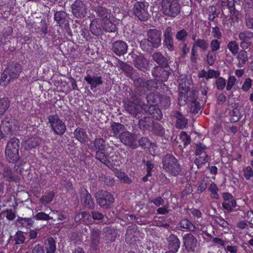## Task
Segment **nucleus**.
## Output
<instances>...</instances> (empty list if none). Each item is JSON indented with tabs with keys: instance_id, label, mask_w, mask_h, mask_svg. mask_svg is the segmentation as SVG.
Wrapping results in <instances>:
<instances>
[{
	"instance_id": "21",
	"label": "nucleus",
	"mask_w": 253,
	"mask_h": 253,
	"mask_svg": "<svg viewBox=\"0 0 253 253\" xmlns=\"http://www.w3.org/2000/svg\"><path fill=\"white\" fill-rule=\"evenodd\" d=\"M99 19H93L90 25L91 32L95 36L99 35L102 32L101 27Z\"/></svg>"
},
{
	"instance_id": "9",
	"label": "nucleus",
	"mask_w": 253,
	"mask_h": 253,
	"mask_svg": "<svg viewBox=\"0 0 253 253\" xmlns=\"http://www.w3.org/2000/svg\"><path fill=\"white\" fill-rule=\"evenodd\" d=\"M164 46L169 51H172L175 49L174 45V39L173 38V32L170 27H168L164 32Z\"/></svg>"
},
{
	"instance_id": "12",
	"label": "nucleus",
	"mask_w": 253,
	"mask_h": 253,
	"mask_svg": "<svg viewBox=\"0 0 253 253\" xmlns=\"http://www.w3.org/2000/svg\"><path fill=\"white\" fill-rule=\"evenodd\" d=\"M147 38L155 48L161 45L162 32L158 29H150L147 31Z\"/></svg>"
},
{
	"instance_id": "14",
	"label": "nucleus",
	"mask_w": 253,
	"mask_h": 253,
	"mask_svg": "<svg viewBox=\"0 0 253 253\" xmlns=\"http://www.w3.org/2000/svg\"><path fill=\"white\" fill-rule=\"evenodd\" d=\"M121 141L125 145L132 147H135L136 145V138L128 131H125L120 135Z\"/></svg>"
},
{
	"instance_id": "26",
	"label": "nucleus",
	"mask_w": 253,
	"mask_h": 253,
	"mask_svg": "<svg viewBox=\"0 0 253 253\" xmlns=\"http://www.w3.org/2000/svg\"><path fill=\"white\" fill-rule=\"evenodd\" d=\"M76 137L81 142H85L87 138V135L84 130L81 128H77L74 132Z\"/></svg>"
},
{
	"instance_id": "30",
	"label": "nucleus",
	"mask_w": 253,
	"mask_h": 253,
	"mask_svg": "<svg viewBox=\"0 0 253 253\" xmlns=\"http://www.w3.org/2000/svg\"><path fill=\"white\" fill-rule=\"evenodd\" d=\"M9 106V102L7 98L0 99V115H2Z\"/></svg>"
},
{
	"instance_id": "31",
	"label": "nucleus",
	"mask_w": 253,
	"mask_h": 253,
	"mask_svg": "<svg viewBox=\"0 0 253 253\" xmlns=\"http://www.w3.org/2000/svg\"><path fill=\"white\" fill-rule=\"evenodd\" d=\"M47 253H54L56 250L55 241L53 238L48 239L46 246Z\"/></svg>"
},
{
	"instance_id": "33",
	"label": "nucleus",
	"mask_w": 253,
	"mask_h": 253,
	"mask_svg": "<svg viewBox=\"0 0 253 253\" xmlns=\"http://www.w3.org/2000/svg\"><path fill=\"white\" fill-rule=\"evenodd\" d=\"M180 226L182 228L188 229L191 231H194L196 229L193 224L186 219H183L180 222Z\"/></svg>"
},
{
	"instance_id": "7",
	"label": "nucleus",
	"mask_w": 253,
	"mask_h": 253,
	"mask_svg": "<svg viewBox=\"0 0 253 253\" xmlns=\"http://www.w3.org/2000/svg\"><path fill=\"white\" fill-rule=\"evenodd\" d=\"M71 8L73 15L77 18H83L87 13V8L84 3L81 0H76L72 4Z\"/></svg>"
},
{
	"instance_id": "40",
	"label": "nucleus",
	"mask_w": 253,
	"mask_h": 253,
	"mask_svg": "<svg viewBox=\"0 0 253 253\" xmlns=\"http://www.w3.org/2000/svg\"><path fill=\"white\" fill-rule=\"evenodd\" d=\"M236 205L235 200L224 202L222 204L223 207L228 211H231L232 208L236 207Z\"/></svg>"
},
{
	"instance_id": "27",
	"label": "nucleus",
	"mask_w": 253,
	"mask_h": 253,
	"mask_svg": "<svg viewBox=\"0 0 253 253\" xmlns=\"http://www.w3.org/2000/svg\"><path fill=\"white\" fill-rule=\"evenodd\" d=\"M112 128L114 131V134L116 136H119L121 135L122 133L124 131V126L118 123H113L112 125Z\"/></svg>"
},
{
	"instance_id": "29",
	"label": "nucleus",
	"mask_w": 253,
	"mask_h": 253,
	"mask_svg": "<svg viewBox=\"0 0 253 253\" xmlns=\"http://www.w3.org/2000/svg\"><path fill=\"white\" fill-rule=\"evenodd\" d=\"M227 48L233 55H236L239 52V46L236 41L230 42L227 44Z\"/></svg>"
},
{
	"instance_id": "41",
	"label": "nucleus",
	"mask_w": 253,
	"mask_h": 253,
	"mask_svg": "<svg viewBox=\"0 0 253 253\" xmlns=\"http://www.w3.org/2000/svg\"><path fill=\"white\" fill-rule=\"evenodd\" d=\"M243 172L245 178L247 180L253 176V170L250 167H246L243 170Z\"/></svg>"
},
{
	"instance_id": "5",
	"label": "nucleus",
	"mask_w": 253,
	"mask_h": 253,
	"mask_svg": "<svg viewBox=\"0 0 253 253\" xmlns=\"http://www.w3.org/2000/svg\"><path fill=\"white\" fill-rule=\"evenodd\" d=\"M164 168L172 175H176L179 171V166L177 164L176 159L172 156L168 155L163 159Z\"/></svg>"
},
{
	"instance_id": "51",
	"label": "nucleus",
	"mask_w": 253,
	"mask_h": 253,
	"mask_svg": "<svg viewBox=\"0 0 253 253\" xmlns=\"http://www.w3.org/2000/svg\"><path fill=\"white\" fill-rule=\"evenodd\" d=\"M198 58V55L197 49H194V48H192L190 58L191 61L193 63H195L197 62Z\"/></svg>"
},
{
	"instance_id": "55",
	"label": "nucleus",
	"mask_w": 253,
	"mask_h": 253,
	"mask_svg": "<svg viewBox=\"0 0 253 253\" xmlns=\"http://www.w3.org/2000/svg\"><path fill=\"white\" fill-rule=\"evenodd\" d=\"M20 222L23 226H27L32 224L33 223V220L29 218H22L20 220Z\"/></svg>"
},
{
	"instance_id": "56",
	"label": "nucleus",
	"mask_w": 253,
	"mask_h": 253,
	"mask_svg": "<svg viewBox=\"0 0 253 253\" xmlns=\"http://www.w3.org/2000/svg\"><path fill=\"white\" fill-rule=\"evenodd\" d=\"M84 215L83 222L86 224H90L92 219V217L89 213L85 212H84Z\"/></svg>"
},
{
	"instance_id": "28",
	"label": "nucleus",
	"mask_w": 253,
	"mask_h": 253,
	"mask_svg": "<svg viewBox=\"0 0 253 253\" xmlns=\"http://www.w3.org/2000/svg\"><path fill=\"white\" fill-rule=\"evenodd\" d=\"M170 238L171 240L172 241V244H171V243L169 244V248L171 249V252L173 253H175L179 248V241L175 236H172Z\"/></svg>"
},
{
	"instance_id": "25",
	"label": "nucleus",
	"mask_w": 253,
	"mask_h": 253,
	"mask_svg": "<svg viewBox=\"0 0 253 253\" xmlns=\"http://www.w3.org/2000/svg\"><path fill=\"white\" fill-rule=\"evenodd\" d=\"M39 143V139L38 138H30L25 140L23 144V146L26 149H30L37 146Z\"/></svg>"
},
{
	"instance_id": "64",
	"label": "nucleus",
	"mask_w": 253,
	"mask_h": 253,
	"mask_svg": "<svg viewBox=\"0 0 253 253\" xmlns=\"http://www.w3.org/2000/svg\"><path fill=\"white\" fill-rule=\"evenodd\" d=\"M33 253H44L43 250L40 245H37L33 251Z\"/></svg>"
},
{
	"instance_id": "63",
	"label": "nucleus",
	"mask_w": 253,
	"mask_h": 253,
	"mask_svg": "<svg viewBox=\"0 0 253 253\" xmlns=\"http://www.w3.org/2000/svg\"><path fill=\"white\" fill-rule=\"evenodd\" d=\"M207 188V184L205 182H201L199 185L197 191L199 193L203 192Z\"/></svg>"
},
{
	"instance_id": "13",
	"label": "nucleus",
	"mask_w": 253,
	"mask_h": 253,
	"mask_svg": "<svg viewBox=\"0 0 253 253\" xmlns=\"http://www.w3.org/2000/svg\"><path fill=\"white\" fill-rule=\"evenodd\" d=\"M205 147L204 145H200L197 146L196 150V154L199 155V156L195 160V164L198 168L201 167L202 165L207 163L209 160L208 156L206 153L204 151H202V150L205 149Z\"/></svg>"
},
{
	"instance_id": "53",
	"label": "nucleus",
	"mask_w": 253,
	"mask_h": 253,
	"mask_svg": "<svg viewBox=\"0 0 253 253\" xmlns=\"http://www.w3.org/2000/svg\"><path fill=\"white\" fill-rule=\"evenodd\" d=\"M236 78L234 76L229 77L226 86V89L227 90H230L231 89L235 82H236Z\"/></svg>"
},
{
	"instance_id": "38",
	"label": "nucleus",
	"mask_w": 253,
	"mask_h": 253,
	"mask_svg": "<svg viewBox=\"0 0 253 253\" xmlns=\"http://www.w3.org/2000/svg\"><path fill=\"white\" fill-rule=\"evenodd\" d=\"M209 190L211 193V197L215 199L218 198L217 194L218 188L216 185L214 183H211L209 187Z\"/></svg>"
},
{
	"instance_id": "39",
	"label": "nucleus",
	"mask_w": 253,
	"mask_h": 253,
	"mask_svg": "<svg viewBox=\"0 0 253 253\" xmlns=\"http://www.w3.org/2000/svg\"><path fill=\"white\" fill-rule=\"evenodd\" d=\"M188 35V33L184 29H182L177 32L176 34V39L180 41L184 42L185 41Z\"/></svg>"
},
{
	"instance_id": "18",
	"label": "nucleus",
	"mask_w": 253,
	"mask_h": 253,
	"mask_svg": "<svg viewBox=\"0 0 253 253\" xmlns=\"http://www.w3.org/2000/svg\"><path fill=\"white\" fill-rule=\"evenodd\" d=\"M114 17L102 22V27L106 32H115L117 30L116 24L114 23Z\"/></svg>"
},
{
	"instance_id": "60",
	"label": "nucleus",
	"mask_w": 253,
	"mask_h": 253,
	"mask_svg": "<svg viewBox=\"0 0 253 253\" xmlns=\"http://www.w3.org/2000/svg\"><path fill=\"white\" fill-rule=\"evenodd\" d=\"M64 17V13L61 11H57L54 14V19L57 21L58 23H59Z\"/></svg>"
},
{
	"instance_id": "57",
	"label": "nucleus",
	"mask_w": 253,
	"mask_h": 253,
	"mask_svg": "<svg viewBox=\"0 0 253 253\" xmlns=\"http://www.w3.org/2000/svg\"><path fill=\"white\" fill-rule=\"evenodd\" d=\"M40 27H41V30H40V31L44 34H46L47 32V24L45 22V21H42L40 23Z\"/></svg>"
},
{
	"instance_id": "15",
	"label": "nucleus",
	"mask_w": 253,
	"mask_h": 253,
	"mask_svg": "<svg viewBox=\"0 0 253 253\" xmlns=\"http://www.w3.org/2000/svg\"><path fill=\"white\" fill-rule=\"evenodd\" d=\"M127 50L126 43L122 41L114 42L112 45V50L117 55L121 56L126 53Z\"/></svg>"
},
{
	"instance_id": "11",
	"label": "nucleus",
	"mask_w": 253,
	"mask_h": 253,
	"mask_svg": "<svg viewBox=\"0 0 253 253\" xmlns=\"http://www.w3.org/2000/svg\"><path fill=\"white\" fill-rule=\"evenodd\" d=\"M239 39L241 41L240 46L242 49H247L252 44L253 33L250 31H245L239 34Z\"/></svg>"
},
{
	"instance_id": "2",
	"label": "nucleus",
	"mask_w": 253,
	"mask_h": 253,
	"mask_svg": "<svg viewBox=\"0 0 253 253\" xmlns=\"http://www.w3.org/2000/svg\"><path fill=\"white\" fill-rule=\"evenodd\" d=\"M162 7L163 13L167 16L174 18L180 12L181 6L178 0H163Z\"/></svg>"
},
{
	"instance_id": "3",
	"label": "nucleus",
	"mask_w": 253,
	"mask_h": 253,
	"mask_svg": "<svg viewBox=\"0 0 253 253\" xmlns=\"http://www.w3.org/2000/svg\"><path fill=\"white\" fill-rule=\"evenodd\" d=\"M21 71L20 64H10L3 71L0 80L1 86L6 85L11 80L18 77Z\"/></svg>"
},
{
	"instance_id": "58",
	"label": "nucleus",
	"mask_w": 253,
	"mask_h": 253,
	"mask_svg": "<svg viewBox=\"0 0 253 253\" xmlns=\"http://www.w3.org/2000/svg\"><path fill=\"white\" fill-rule=\"evenodd\" d=\"M139 144L143 147H148L150 145V141L146 138H142L139 140Z\"/></svg>"
},
{
	"instance_id": "47",
	"label": "nucleus",
	"mask_w": 253,
	"mask_h": 253,
	"mask_svg": "<svg viewBox=\"0 0 253 253\" xmlns=\"http://www.w3.org/2000/svg\"><path fill=\"white\" fill-rule=\"evenodd\" d=\"M35 217L36 219L37 220H48L52 218V217H50L47 214L42 212H38Z\"/></svg>"
},
{
	"instance_id": "32",
	"label": "nucleus",
	"mask_w": 253,
	"mask_h": 253,
	"mask_svg": "<svg viewBox=\"0 0 253 253\" xmlns=\"http://www.w3.org/2000/svg\"><path fill=\"white\" fill-rule=\"evenodd\" d=\"M237 59L239 62L245 63L248 61V56L247 52L244 49H242L238 52Z\"/></svg>"
},
{
	"instance_id": "4",
	"label": "nucleus",
	"mask_w": 253,
	"mask_h": 253,
	"mask_svg": "<svg viewBox=\"0 0 253 253\" xmlns=\"http://www.w3.org/2000/svg\"><path fill=\"white\" fill-rule=\"evenodd\" d=\"M19 140L12 138L7 143L5 149V156L10 163H15L18 159Z\"/></svg>"
},
{
	"instance_id": "49",
	"label": "nucleus",
	"mask_w": 253,
	"mask_h": 253,
	"mask_svg": "<svg viewBox=\"0 0 253 253\" xmlns=\"http://www.w3.org/2000/svg\"><path fill=\"white\" fill-rule=\"evenodd\" d=\"M226 84L225 80L222 78H219L216 81L217 87L219 89H222L224 88Z\"/></svg>"
},
{
	"instance_id": "43",
	"label": "nucleus",
	"mask_w": 253,
	"mask_h": 253,
	"mask_svg": "<svg viewBox=\"0 0 253 253\" xmlns=\"http://www.w3.org/2000/svg\"><path fill=\"white\" fill-rule=\"evenodd\" d=\"M216 58V54L214 51H210L207 56L208 63H213Z\"/></svg>"
},
{
	"instance_id": "23",
	"label": "nucleus",
	"mask_w": 253,
	"mask_h": 253,
	"mask_svg": "<svg viewBox=\"0 0 253 253\" xmlns=\"http://www.w3.org/2000/svg\"><path fill=\"white\" fill-rule=\"evenodd\" d=\"M141 48L147 52H151L155 48V46L152 44L151 42L147 39H144L139 42Z\"/></svg>"
},
{
	"instance_id": "62",
	"label": "nucleus",
	"mask_w": 253,
	"mask_h": 253,
	"mask_svg": "<svg viewBox=\"0 0 253 253\" xmlns=\"http://www.w3.org/2000/svg\"><path fill=\"white\" fill-rule=\"evenodd\" d=\"M223 198L224 202H227L229 201L234 200L233 196L229 193H225L223 194Z\"/></svg>"
},
{
	"instance_id": "17",
	"label": "nucleus",
	"mask_w": 253,
	"mask_h": 253,
	"mask_svg": "<svg viewBox=\"0 0 253 253\" xmlns=\"http://www.w3.org/2000/svg\"><path fill=\"white\" fill-rule=\"evenodd\" d=\"M184 244L188 250H192L197 244V240L192 235L185 234L183 237Z\"/></svg>"
},
{
	"instance_id": "6",
	"label": "nucleus",
	"mask_w": 253,
	"mask_h": 253,
	"mask_svg": "<svg viewBox=\"0 0 253 253\" xmlns=\"http://www.w3.org/2000/svg\"><path fill=\"white\" fill-rule=\"evenodd\" d=\"M48 120L52 130L56 134L62 135L65 132L66 126L58 116H50L48 118Z\"/></svg>"
},
{
	"instance_id": "24",
	"label": "nucleus",
	"mask_w": 253,
	"mask_h": 253,
	"mask_svg": "<svg viewBox=\"0 0 253 253\" xmlns=\"http://www.w3.org/2000/svg\"><path fill=\"white\" fill-rule=\"evenodd\" d=\"M81 201L83 204L89 208H92L94 207L93 203L91 199V196L85 189H84L83 192V197Z\"/></svg>"
},
{
	"instance_id": "35",
	"label": "nucleus",
	"mask_w": 253,
	"mask_h": 253,
	"mask_svg": "<svg viewBox=\"0 0 253 253\" xmlns=\"http://www.w3.org/2000/svg\"><path fill=\"white\" fill-rule=\"evenodd\" d=\"M116 176L123 182L129 183L131 182L130 178L125 174L120 171H117L116 172Z\"/></svg>"
},
{
	"instance_id": "45",
	"label": "nucleus",
	"mask_w": 253,
	"mask_h": 253,
	"mask_svg": "<svg viewBox=\"0 0 253 253\" xmlns=\"http://www.w3.org/2000/svg\"><path fill=\"white\" fill-rule=\"evenodd\" d=\"M132 57L134 59L133 62L135 63H143L144 62H147V60L142 55H137L136 54H134Z\"/></svg>"
},
{
	"instance_id": "16",
	"label": "nucleus",
	"mask_w": 253,
	"mask_h": 253,
	"mask_svg": "<svg viewBox=\"0 0 253 253\" xmlns=\"http://www.w3.org/2000/svg\"><path fill=\"white\" fill-rule=\"evenodd\" d=\"M96 12L99 17L98 19L101 21V23L113 17L111 14L110 10L103 7H98L96 9Z\"/></svg>"
},
{
	"instance_id": "37",
	"label": "nucleus",
	"mask_w": 253,
	"mask_h": 253,
	"mask_svg": "<svg viewBox=\"0 0 253 253\" xmlns=\"http://www.w3.org/2000/svg\"><path fill=\"white\" fill-rule=\"evenodd\" d=\"M177 119L176 126L177 127L181 128L186 126L187 121L181 114H178Z\"/></svg>"
},
{
	"instance_id": "46",
	"label": "nucleus",
	"mask_w": 253,
	"mask_h": 253,
	"mask_svg": "<svg viewBox=\"0 0 253 253\" xmlns=\"http://www.w3.org/2000/svg\"><path fill=\"white\" fill-rule=\"evenodd\" d=\"M180 138L183 142L184 145H187L190 142V138L185 132L181 133Z\"/></svg>"
},
{
	"instance_id": "61",
	"label": "nucleus",
	"mask_w": 253,
	"mask_h": 253,
	"mask_svg": "<svg viewBox=\"0 0 253 253\" xmlns=\"http://www.w3.org/2000/svg\"><path fill=\"white\" fill-rule=\"evenodd\" d=\"M6 213V217L8 219L13 220L15 218V213L13 211L11 210H7Z\"/></svg>"
},
{
	"instance_id": "22",
	"label": "nucleus",
	"mask_w": 253,
	"mask_h": 253,
	"mask_svg": "<svg viewBox=\"0 0 253 253\" xmlns=\"http://www.w3.org/2000/svg\"><path fill=\"white\" fill-rule=\"evenodd\" d=\"M197 47H199L203 51H206L209 47L208 41L202 39H197L194 42L192 48L197 49Z\"/></svg>"
},
{
	"instance_id": "52",
	"label": "nucleus",
	"mask_w": 253,
	"mask_h": 253,
	"mask_svg": "<svg viewBox=\"0 0 253 253\" xmlns=\"http://www.w3.org/2000/svg\"><path fill=\"white\" fill-rule=\"evenodd\" d=\"M252 85V80L250 78H248L246 80L243 86L242 89L245 91H248L251 87Z\"/></svg>"
},
{
	"instance_id": "1",
	"label": "nucleus",
	"mask_w": 253,
	"mask_h": 253,
	"mask_svg": "<svg viewBox=\"0 0 253 253\" xmlns=\"http://www.w3.org/2000/svg\"><path fill=\"white\" fill-rule=\"evenodd\" d=\"M94 146L98 150L96 152V158L102 163L109 167L110 160L108 159V153L113 149L105 144L102 139H97L94 142Z\"/></svg>"
},
{
	"instance_id": "19",
	"label": "nucleus",
	"mask_w": 253,
	"mask_h": 253,
	"mask_svg": "<svg viewBox=\"0 0 253 253\" xmlns=\"http://www.w3.org/2000/svg\"><path fill=\"white\" fill-rule=\"evenodd\" d=\"M84 80L90 85L91 89L96 88L102 83L101 78L99 77H91L87 75L84 78Z\"/></svg>"
},
{
	"instance_id": "36",
	"label": "nucleus",
	"mask_w": 253,
	"mask_h": 253,
	"mask_svg": "<svg viewBox=\"0 0 253 253\" xmlns=\"http://www.w3.org/2000/svg\"><path fill=\"white\" fill-rule=\"evenodd\" d=\"M54 193L53 192H50L44 195L41 199V202L44 204H48L51 202L54 197Z\"/></svg>"
},
{
	"instance_id": "50",
	"label": "nucleus",
	"mask_w": 253,
	"mask_h": 253,
	"mask_svg": "<svg viewBox=\"0 0 253 253\" xmlns=\"http://www.w3.org/2000/svg\"><path fill=\"white\" fill-rule=\"evenodd\" d=\"M219 74L220 73L218 71H215L213 70H209L207 72V79L216 78L219 75Z\"/></svg>"
},
{
	"instance_id": "8",
	"label": "nucleus",
	"mask_w": 253,
	"mask_h": 253,
	"mask_svg": "<svg viewBox=\"0 0 253 253\" xmlns=\"http://www.w3.org/2000/svg\"><path fill=\"white\" fill-rule=\"evenodd\" d=\"M133 12L141 21H145L148 18L145 4L142 2H137L134 4Z\"/></svg>"
},
{
	"instance_id": "48",
	"label": "nucleus",
	"mask_w": 253,
	"mask_h": 253,
	"mask_svg": "<svg viewBox=\"0 0 253 253\" xmlns=\"http://www.w3.org/2000/svg\"><path fill=\"white\" fill-rule=\"evenodd\" d=\"M25 240V237L23 235V233L21 231H18L16 233L15 237V242L17 244L22 243Z\"/></svg>"
},
{
	"instance_id": "42",
	"label": "nucleus",
	"mask_w": 253,
	"mask_h": 253,
	"mask_svg": "<svg viewBox=\"0 0 253 253\" xmlns=\"http://www.w3.org/2000/svg\"><path fill=\"white\" fill-rule=\"evenodd\" d=\"M179 50L182 56H184L189 52V48L184 42H182L179 44Z\"/></svg>"
},
{
	"instance_id": "44",
	"label": "nucleus",
	"mask_w": 253,
	"mask_h": 253,
	"mask_svg": "<svg viewBox=\"0 0 253 253\" xmlns=\"http://www.w3.org/2000/svg\"><path fill=\"white\" fill-rule=\"evenodd\" d=\"M220 42L217 40H212L210 43L211 50L215 52L220 48Z\"/></svg>"
},
{
	"instance_id": "34",
	"label": "nucleus",
	"mask_w": 253,
	"mask_h": 253,
	"mask_svg": "<svg viewBox=\"0 0 253 253\" xmlns=\"http://www.w3.org/2000/svg\"><path fill=\"white\" fill-rule=\"evenodd\" d=\"M153 59L157 63H165L168 62L167 59L160 53L156 52L153 54Z\"/></svg>"
},
{
	"instance_id": "54",
	"label": "nucleus",
	"mask_w": 253,
	"mask_h": 253,
	"mask_svg": "<svg viewBox=\"0 0 253 253\" xmlns=\"http://www.w3.org/2000/svg\"><path fill=\"white\" fill-rule=\"evenodd\" d=\"M212 36L215 38L219 39L221 37V34L220 32L219 29L217 27H215L212 28Z\"/></svg>"
},
{
	"instance_id": "10",
	"label": "nucleus",
	"mask_w": 253,
	"mask_h": 253,
	"mask_svg": "<svg viewBox=\"0 0 253 253\" xmlns=\"http://www.w3.org/2000/svg\"><path fill=\"white\" fill-rule=\"evenodd\" d=\"M96 198L99 205L105 208H108L114 201L113 196L107 192L97 193Z\"/></svg>"
},
{
	"instance_id": "59",
	"label": "nucleus",
	"mask_w": 253,
	"mask_h": 253,
	"mask_svg": "<svg viewBox=\"0 0 253 253\" xmlns=\"http://www.w3.org/2000/svg\"><path fill=\"white\" fill-rule=\"evenodd\" d=\"M246 26L250 29H253V18L250 16L246 17Z\"/></svg>"
},
{
	"instance_id": "20",
	"label": "nucleus",
	"mask_w": 253,
	"mask_h": 253,
	"mask_svg": "<svg viewBox=\"0 0 253 253\" xmlns=\"http://www.w3.org/2000/svg\"><path fill=\"white\" fill-rule=\"evenodd\" d=\"M11 129V127L9 121L5 120L2 121L0 126V139L3 138Z\"/></svg>"
}]
</instances>
